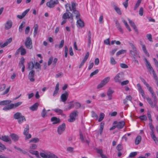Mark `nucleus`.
Listing matches in <instances>:
<instances>
[{"mask_svg": "<svg viewBox=\"0 0 158 158\" xmlns=\"http://www.w3.org/2000/svg\"><path fill=\"white\" fill-rule=\"evenodd\" d=\"M46 114L47 113L46 112V110L45 109H44L42 111L41 113V116L43 118H44L47 116Z\"/></svg>", "mask_w": 158, "mask_h": 158, "instance_id": "nucleus-52", "label": "nucleus"}, {"mask_svg": "<svg viewBox=\"0 0 158 158\" xmlns=\"http://www.w3.org/2000/svg\"><path fill=\"white\" fill-rule=\"evenodd\" d=\"M110 63L112 65H115L116 64L117 62L115 60L114 58L113 57L110 58Z\"/></svg>", "mask_w": 158, "mask_h": 158, "instance_id": "nucleus-56", "label": "nucleus"}, {"mask_svg": "<svg viewBox=\"0 0 158 158\" xmlns=\"http://www.w3.org/2000/svg\"><path fill=\"white\" fill-rule=\"evenodd\" d=\"M25 62V60L24 58L23 57L21 59V60L19 63V64L20 67H21L22 66L24 65V63Z\"/></svg>", "mask_w": 158, "mask_h": 158, "instance_id": "nucleus-49", "label": "nucleus"}, {"mask_svg": "<svg viewBox=\"0 0 158 158\" xmlns=\"http://www.w3.org/2000/svg\"><path fill=\"white\" fill-rule=\"evenodd\" d=\"M124 79V75L123 72H120L118 73L114 78V81L116 83H120L121 81Z\"/></svg>", "mask_w": 158, "mask_h": 158, "instance_id": "nucleus-7", "label": "nucleus"}, {"mask_svg": "<svg viewBox=\"0 0 158 158\" xmlns=\"http://www.w3.org/2000/svg\"><path fill=\"white\" fill-rule=\"evenodd\" d=\"M51 120L53 122L52 124H55L59 123L60 122V120L59 118H57L56 117H53L51 118Z\"/></svg>", "mask_w": 158, "mask_h": 158, "instance_id": "nucleus-22", "label": "nucleus"}, {"mask_svg": "<svg viewBox=\"0 0 158 158\" xmlns=\"http://www.w3.org/2000/svg\"><path fill=\"white\" fill-rule=\"evenodd\" d=\"M139 118L141 120H146L147 119V117L145 115L140 116Z\"/></svg>", "mask_w": 158, "mask_h": 158, "instance_id": "nucleus-61", "label": "nucleus"}, {"mask_svg": "<svg viewBox=\"0 0 158 158\" xmlns=\"http://www.w3.org/2000/svg\"><path fill=\"white\" fill-rule=\"evenodd\" d=\"M25 45L27 48L31 49L32 48V40L29 37H27L25 42Z\"/></svg>", "mask_w": 158, "mask_h": 158, "instance_id": "nucleus-9", "label": "nucleus"}, {"mask_svg": "<svg viewBox=\"0 0 158 158\" xmlns=\"http://www.w3.org/2000/svg\"><path fill=\"white\" fill-rule=\"evenodd\" d=\"M47 158H58V157L54 154L50 153L48 154Z\"/></svg>", "mask_w": 158, "mask_h": 158, "instance_id": "nucleus-46", "label": "nucleus"}, {"mask_svg": "<svg viewBox=\"0 0 158 158\" xmlns=\"http://www.w3.org/2000/svg\"><path fill=\"white\" fill-rule=\"evenodd\" d=\"M110 78L109 77H106L103 80L101 83L98 85L97 88L99 89L103 87L106 85L109 81Z\"/></svg>", "mask_w": 158, "mask_h": 158, "instance_id": "nucleus-10", "label": "nucleus"}, {"mask_svg": "<svg viewBox=\"0 0 158 158\" xmlns=\"http://www.w3.org/2000/svg\"><path fill=\"white\" fill-rule=\"evenodd\" d=\"M12 25V23L11 20H8L6 23L5 28L6 30H8L10 29Z\"/></svg>", "mask_w": 158, "mask_h": 158, "instance_id": "nucleus-19", "label": "nucleus"}, {"mask_svg": "<svg viewBox=\"0 0 158 158\" xmlns=\"http://www.w3.org/2000/svg\"><path fill=\"white\" fill-rule=\"evenodd\" d=\"M34 67V64L33 62L31 61L28 63V68L30 69H32Z\"/></svg>", "mask_w": 158, "mask_h": 158, "instance_id": "nucleus-41", "label": "nucleus"}, {"mask_svg": "<svg viewBox=\"0 0 158 158\" xmlns=\"http://www.w3.org/2000/svg\"><path fill=\"white\" fill-rule=\"evenodd\" d=\"M34 35H36L38 32V26L37 24H35L34 26Z\"/></svg>", "mask_w": 158, "mask_h": 158, "instance_id": "nucleus-43", "label": "nucleus"}, {"mask_svg": "<svg viewBox=\"0 0 158 158\" xmlns=\"http://www.w3.org/2000/svg\"><path fill=\"white\" fill-rule=\"evenodd\" d=\"M59 3L58 0H56L54 1H52L50 0L49 2H48L46 3V5L47 6L50 7V8H52L55 6V5Z\"/></svg>", "mask_w": 158, "mask_h": 158, "instance_id": "nucleus-13", "label": "nucleus"}, {"mask_svg": "<svg viewBox=\"0 0 158 158\" xmlns=\"http://www.w3.org/2000/svg\"><path fill=\"white\" fill-rule=\"evenodd\" d=\"M78 112L76 110H74L70 114V118L68 119V121L69 122H73L76 120V117L77 116Z\"/></svg>", "mask_w": 158, "mask_h": 158, "instance_id": "nucleus-8", "label": "nucleus"}, {"mask_svg": "<svg viewBox=\"0 0 158 158\" xmlns=\"http://www.w3.org/2000/svg\"><path fill=\"white\" fill-rule=\"evenodd\" d=\"M39 141V139L37 138H34L32 139L29 142L30 143H37Z\"/></svg>", "mask_w": 158, "mask_h": 158, "instance_id": "nucleus-51", "label": "nucleus"}, {"mask_svg": "<svg viewBox=\"0 0 158 158\" xmlns=\"http://www.w3.org/2000/svg\"><path fill=\"white\" fill-rule=\"evenodd\" d=\"M29 152L31 154L35 155L38 158H40L39 155V153L38 151H35L31 150H30L29 151Z\"/></svg>", "mask_w": 158, "mask_h": 158, "instance_id": "nucleus-33", "label": "nucleus"}, {"mask_svg": "<svg viewBox=\"0 0 158 158\" xmlns=\"http://www.w3.org/2000/svg\"><path fill=\"white\" fill-rule=\"evenodd\" d=\"M77 22V25L81 27H83L84 26V22L82 21L80 18L78 19Z\"/></svg>", "mask_w": 158, "mask_h": 158, "instance_id": "nucleus-26", "label": "nucleus"}, {"mask_svg": "<svg viewBox=\"0 0 158 158\" xmlns=\"http://www.w3.org/2000/svg\"><path fill=\"white\" fill-rule=\"evenodd\" d=\"M30 10L29 9H28L24 11L22 14L21 15H18L17 17L19 19H22L26 15V14L28 13Z\"/></svg>", "mask_w": 158, "mask_h": 158, "instance_id": "nucleus-21", "label": "nucleus"}, {"mask_svg": "<svg viewBox=\"0 0 158 158\" xmlns=\"http://www.w3.org/2000/svg\"><path fill=\"white\" fill-rule=\"evenodd\" d=\"M141 140V137L140 135L138 136L135 138V143L136 145H138Z\"/></svg>", "mask_w": 158, "mask_h": 158, "instance_id": "nucleus-31", "label": "nucleus"}, {"mask_svg": "<svg viewBox=\"0 0 158 158\" xmlns=\"http://www.w3.org/2000/svg\"><path fill=\"white\" fill-rule=\"evenodd\" d=\"M142 49L145 55L149 57V54L146 49L145 45L144 44H142Z\"/></svg>", "mask_w": 158, "mask_h": 158, "instance_id": "nucleus-27", "label": "nucleus"}, {"mask_svg": "<svg viewBox=\"0 0 158 158\" xmlns=\"http://www.w3.org/2000/svg\"><path fill=\"white\" fill-rule=\"evenodd\" d=\"M73 101H71L69 103V105L68 107L66 109V110H70L71 109L73 108L74 107V104L73 103Z\"/></svg>", "mask_w": 158, "mask_h": 158, "instance_id": "nucleus-35", "label": "nucleus"}, {"mask_svg": "<svg viewBox=\"0 0 158 158\" xmlns=\"http://www.w3.org/2000/svg\"><path fill=\"white\" fill-rule=\"evenodd\" d=\"M53 110L58 114H62L63 113V111L62 110L58 108L54 109Z\"/></svg>", "mask_w": 158, "mask_h": 158, "instance_id": "nucleus-40", "label": "nucleus"}, {"mask_svg": "<svg viewBox=\"0 0 158 158\" xmlns=\"http://www.w3.org/2000/svg\"><path fill=\"white\" fill-rule=\"evenodd\" d=\"M0 139L5 142H9V143H11V139L7 135L2 136L1 137H0Z\"/></svg>", "mask_w": 158, "mask_h": 158, "instance_id": "nucleus-16", "label": "nucleus"}, {"mask_svg": "<svg viewBox=\"0 0 158 158\" xmlns=\"http://www.w3.org/2000/svg\"><path fill=\"white\" fill-rule=\"evenodd\" d=\"M148 125L149 126L151 130V131L150 132V135L152 139L155 141V143L156 144H157L158 141L157 138L156 137L154 133V127L153 125L152 124V122H150L149 123Z\"/></svg>", "mask_w": 158, "mask_h": 158, "instance_id": "nucleus-6", "label": "nucleus"}, {"mask_svg": "<svg viewBox=\"0 0 158 158\" xmlns=\"http://www.w3.org/2000/svg\"><path fill=\"white\" fill-rule=\"evenodd\" d=\"M69 96V94L65 92L61 96V101L63 102H65L67 100Z\"/></svg>", "mask_w": 158, "mask_h": 158, "instance_id": "nucleus-15", "label": "nucleus"}, {"mask_svg": "<svg viewBox=\"0 0 158 158\" xmlns=\"http://www.w3.org/2000/svg\"><path fill=\"white\" fill-rule=\"evenodd\" d=\"M48 154H46L43 152H40V155L43 158H47Z\"/></svg>", "mask_w": 158, "mask_h": 158, "instance_id": "nucleus-63", "label": "nucleus"}, {"mask_svg": "<svg viewBox=\"0 0 158 158\" xmlns=\"http://www.w3.org/2000/svg\"><path fill=\"white\" fill-rule=\"evenodd\" d=\"M89 56V52H87L85 54V56L83 60L86 62Z\"/></svg>", "mask_w": 158, "mask_h": 158, "instance_id": "nucleus-60", "label": "nucleus"}, {"mask_svg": "<svg viewBox=\"0 0 158 158\" xmlns=\"http://www.w3.org/2000/svg\"><path fill=\"white\" fill-rule=\"evenodd\" d=\"M98 70L96 69L93 72H92L90 75V77H92L93 76L96 74L98 72Z\"/></svg>", "mask_w": 158, "mask_h": 158, "instance_id": "nucleus-58", "label": "nucleus"}, {"mask_svg": "<svg viewBox=\"0 0 158 158\" xmlns=\"http://www.w3.org/2000/svg\"><path fill=\"white\" fill-rule=\"evenodd\" d=\"M146 37L151 42H152V35L151 34H148L146 35Z\"/></svg>", "mask_w": 158, "mask_h": 158, "instance_id": "nucleus-53", "label": "nucleus"}, {"mask_svg": "<svg viewBox=\"0 0 158 158\" xmlns=\"http://www.w3.org/2000/svg\"><path fill=\"white\" fill-rule=\"evenodd\" d=\"M146 86L151 94L154 93L152 88L149 85V84L148 85Z\"/></svg>", "mask_w": 158, "mask_h": 158, "instance_id": "nucleus-55", "label": "nucleus"}, {"mask_svg": "<svg viewBox=\"0 0 158 158\" xmlns=\"http://www.w3.org/2000/svg\"><path fill=\"white\" fill-rule=\"evenodd\" d=\"M141 1H139L137 0V1L135 5V6L134 7V10H135L139 6L140 3H141Z\"/></svg>", "mask_w": 158, "mask_h": 158, "instance_id": "nucleus-54", "label": "nucleus"}, {"mask_svg": "<svg viewBox=\"0 0 158 158\" xmlns=\"http://www.w3.org/2000/svg\"><path fill=\"white\" fill-rule=\"evenodd\" d=\"M34 71L33 70H31L30 72L28 74V78L31 81L33 82L35 81V79L34 78Z\"/></svg>", "mask_w": 158, "mask_h": 158, "instance_id": "nucleus-17", "label": "nucleus"}, {"mask_svg": "<svg viewBox=\"0 0 158 158\" xmlns=\"http://www.w3.org/2000/svg\"><path fill=\"white\" fill-rule=\"evenodd\" d=\"M114 8L115 10L116 11L119 15L121 14V12L120 10V9L116 6H114Z\"/></svg>", "mask_w": 158, "mask_h": 158, "instance_id": "nucleus-50", "label": "nucleus"}, {"mask_svg": "<svg viewBox=\"0 0 158 158\" xmlns=\"http://www.w3.org/2000/svg\"><path fill=\"white\" fill-rule=\"evenodd\" d=\"M125 124L124 121H122L118 123V124L116 125L118 129H122Z\"/></svg>", "mask_w": 158, "mask_h": 158, "instance_id": "nucleus-28", "label": "nucleus"}, {"mask_svg": "<svg viewBox=\"0 0 158 158\" xmlns=\"http://www.w3.org/2000/svg\"><path fill=\"white\" fill-rule=\"evenodd\" d=\"M12 41V38H10L9 39H7L6 40L5 42L1 45V48H3L6 46H7L8 44L10 43Z\"/></svg>", "mask_w": 158, "mask_h": 158, "instance_id": "nucleus-25", "label": "nucleus"}, {"mask_svg": "<svg viewBox=\"0 0 158 158\" xmlns=\"http://www.w3.org/2000/svg\"><path fill=\"white\" fill-rule=\"evenodd\" d=\"M114 92V91L112 90L111 88H110L107 93V95H112V94Z\"/></svg>", "mask_w": 158, "mask_h": 158, "instance_id": "nucleus-59", "label": "nucleus"}, {"mask_svg": "<svg viewBox=\"0 0 158 158\" xmlns=\"http://www.w3.org/2000/svg\"><path fill=\"white\" fill-rule=\"evenodd\" d=\"M25 25V22L23 21L21 25H20L19 27V31L21 32L23 30V28L24 27Z\"/></svg>", "mask_w": 158, "mask_h": 158, "instance_id": "nucleus-42", "label": "nucleus"}, {"mask_svg": "<svg viewBox=\"0 0 158 158\" xmlns=\"http://www.w3.org/2000/svg\"><path fill=\"white\" fill-rule=\"evenodd\" d=\"M18 123L20 124L22 123L24 121H26V119L24 116H22V117H20L19 119H18Z\"/></svg>", "mask_w": 158, "mask_h": 158, "instance_id": "nucleus-38", "label": "nucleus"}, {"mask_svg": "<svg viewBox=\"0 0 158 158\" xmlns=\"http://www.w3.org/2000/svg\"><path fill=\"white\" fill-rule=\"evenodd\" d=\"M22 103L21 102H19L15 104H11L9 105L5 106L3 108V110L7 111L11 110L13 108H15L20 106Z\"/></svg>", "mask_w": 158, "mask_h": 158, "instance_id": "nucleus-4", "label": "nucleus"}, {"mask_svg": "<svg viewBox=\"0 0 158 158\" xmlns=\"http://www.w3.org/2000/svg\"><path fill=\"white\" fill-rule=\"evenodd\" d=\"M79 135H80V139L81 140V142L83 143H84L85 142V140L84 139L83 134L81 131H80L79 132Z\"/></svg>", "mask_w": 158, "mask_h": 158, "instance_id": "nucleus-47", "label": "nucleus"}, {"mask_svg": "<svg viewBox=\"0 0 158 158\" xmlns=\"http://www.w3.org/2000/svg\"><path fill=\"white\" fill-rule=\"evenodd\" d=\"M29 127L28 124L26 125V127L25 128L23 134L25 135L26 139H28L31 138V134H29Z\"/></svg>", "mask_w": 158, "mask_h": 158, "instance_id": "nucleus-11", "label": "nucleus"}, {"mask_svg": "<svg viewBox=\"0 0 158 158\" xmlns=\"http://www.w3.org/2000/svg\"><path fill=\"white\" fill-rule=\"evenodd\" d=\"M22 103L21 102H19L15 104H11L9 105L5 106L3 108V110L7 111L11 110L13 108H15L20 106Z\"/></svg>", "mask_w": 158, "mask_h": 158, "instance_id": "nucleus-3", "label": "nucleus"}, {"mask_svg": "<svg viewBox=\"0 0 158 158\" xmlns=\"http://www.w3.org/2000/svg\"><path fill=\"white\" fill-rule=\"evenodd\" d=\"M12 140L15 142L18 141L19 139V137L18 135L15 134H11L10 135Z\"/></svg>", "mask_w": 158, "mask_h": 158, "instance_id": "nucleus-23", "label": "nucleus"}, {"mask_svg": "<svg viewBox=\"0 0 158 158\" xmlns=\"http://www.w3.org/2000/svg\"><path fill=\"white\" fill-rule=\"evenodd\" d=\"M20 52L21 55H24L26 53V49L24 48L23 46H21L20 47Z\"/></svg>", "mask_w": 158, "mask_h": 158, "instance_id": "nucleus-34", "label": "nucleus"}, {"mask_svg": "<svg viewBox=\"0 0 158 158\" xmlns=\"http://www.w3.org/2000/svg\"><path fill=\"white\" fill-rule=\"evenodd\" d=\"M147 68L149 69V72H151V71L152 72V74L153 76V78H154L155 75L156 76H157L156 75V74L154 71V70L153 69L152 67L151 66V64H150V66H147Z\"/></svg>", "mask_w": 158, "mask_h": 158, "instance_id": "nucleus-30", "label": "nucleus"}, {"mask_svg": "<svg viewBox=\"0 0 158 158\" xmlns=\"http://www.w3.org/2000/svg\"><path fill=\"white\" fill-rule=\"evenodd\" d=\"M115 22L116 25V26L117 29L122 34H123V29L122 28L121 26L120 23H119L118 20H115Z\"/></svg>", "mask_w": 158, "mask_h": 158, "instance_id": "nucleus-18", "label": "nucleus"}, {"mask_svg": "<svg viewBox=\"0 0 158 158\" xmlns=\"http://www.w3.org/2000/svg\"><path fill=\"white\" fill-rule=\"evenodd\" d=\"M76 3L73 2H71V7L69 3H67L65 5V7L66 8H69V9L70 11L73 10V13L74 14H76V18L77 19H78L79 18L80 16V14L79 12L76 10Z\"/></svg>", "mask_w": 158, "mask_h": 158, "instance_id": "nucleus-1", "label": "nucleus"}, {"mask_svg": "<svg viewBox=\"0 0 158 158\" xmlns=\"http://www.w3.org/2000/svg\"><path fill=\"white\" fill-rule=\"evenodd\" d=\"M65 124L63 123L62 125H60L57 128V131L59 135L62 134L65 130Z\"/></svg>", "mask_w": 158, "mask_h": 158, "instance_id": "nucleus-12", "label": "nucleus"}, {"mask_svg": "<svg viewBox=\"0 0 158 158\" xmlns=\"http://www.w3.org/2000/svg\"><path fill=\"white\" fill-rule=\"evenodd\" d=\"M22 116L21 113L18 112L14 114V117L15 119H18Z\"/></svg>", "mask_w": 158, "mask_h": 158, "instance_id": "nucleus-36", "label": "nucleus"}, {"mask_svg": "<svg viewBox=\"0 0 158 158\" xmlns=\"http://www.w3.org/2000/svg\"><path fill=\"white\" fill-rule=\"evenodd\" d=\"M137 86L138 88V90L140 93L143 91L140 84H137Z\"/></svg>", "mask_w": 158, "mask_h": 158, "instance_id": "nucleus-62", "label": "nucleus"}, {"mask_svg": "<svg viewBox=\"0 0 158 158\" xmlns=\"http://www.w3.org/2000/svg\"><path fill=\"white\" fill-rule=\"evenodd\" d=\"M6 85L5 84H2L0 85V92L3 91L6 88Z\"/></svg>", "mask_w": 158, "mask_h": 158, "instance_id": "nucleus-57", "label": "nucleus"}, {"mask_svg": "<svg viewBox=\"0 0 158 158\" xmlns=\"http://www.w3.org/2000/svg\"><path fill=\"white\" fill-rule=\"evenodd\" d=\"M151 111L150 110H148L147 111V115L148 118L149 119L150 122H152V116L151 115Z\"/></svg>", "mask_w": 158, "mask_h": 158, "instance_id": "nucleus-45", "label": "nucleus"}, {"mask_svg": "<svg viewBox=\"0 0 158 158\" xmlns=\"http://www.w3.org/2000/svg\"><path fill=\"white\" fill-rule=\"evenodd\" d=\"M131 55V57H133L134 59H135L136 56L140 57V56L137 51V49L130 50L129 51Z\"/></svg>", "mask_w": 158, "mask_h": 158, "instance_id": "nucleus-14", "label": "nucleus"}, {"mask_svg": "<svg viewBox=\"0 0 158 158\" xmlns=\"http://www.w3.org/2000/svg\"><path fill=\"white\" fill-rule=\"evenodd\" d=\"M92 116L93 117H95L96 119H97L98 118V115L94 111H92L91 112Z\"/></svg>", "mask_w": 158, "mask_h": 158, "instance_id": "nucleus-64", "label": "nucleus"}, {"mask_svg": "<svg viewBox=\"0 0 158 158\" xmlns=\"http://www.w3.org/2000/svg\"><path fill=\"white\" fill-rule=\"evenodd\" d=\"M34 67L36 69H39L40 70H41V67L40 64L37 62H35L34 61Z\"/></svg>", "mask_w": 158, "mask_h": 158, "instance_id": "nucleus-39", "label": "nucleus"}, {"mask_svg": "<svg viewBox=\"0 0 158 158\" xmlns=\"http://www.w3.org/2000/svg\"><path fill=\"white\" fill-rule=\"evenodd\" d=\"M39 104L38 103H36L30 107V109L32 111H35L37 110Z\"/></svg>", "mask_w": 158, "mask_h": 158, "instance_id": "nucleus-29", "label": "nucleus"}, {"mask_svg": "<svg viewBox=\"0 0 158 158\" xmlns=\"http://www.w3.org/2000/svg\"><path fill=\"white\" fill-rule=\"evenodd\" d=\"M151 95L152 98L154 99L153 102L149 97H147L146 98V99L151 107H153V106L156 107L158 99L154 93L152 94Z\"/></svg>", "mask_w": 158, "mask_h": 158, "instance_id": "nucleus-2", "label": "nucleus"}, {"mask_svg": "<svg viewBox=\"0 0 158 158\" xmlns=\"http://www.w3.org/2000/svg\"><path fill=\"white\" fill-rule=\"evenodd\" d=\"M105 115L102 113H101L99 115V118L98 119V121L100 122L102 121L104 118Z\"/></svg>", "mask_w": 158, "mask_h": 158, "instance_id": "nucleus-44", "label": "nucleus"}, {"mask_svg": "<svg viewBox=\"0 0 158 158\" xmlns=\"http://www.w3.org/2000/svg\"><path fill=\"white\" fill-rule=\"evenodd\" d=\"M22 103L21 102H19L15 104H11L9 105L5 106L3 108V110L7 111L11 110L13 108H15L20 106Z\"/></svg>", "mask_w": 158, "mask_h": 158, "instance_id": "nucleus-5", "label": "nucleus"}, {"mask_svg": "<svg viewBox=\"0 0 158 158\" xmlns=\"http://www.w3.org/2000/svg\"><path fill=\"white\" fill-rule=\"evenodd\" d=\"M64 40H62L60 42V44L59 45H58L57 44H56L55 45V47L56 48H57L58 47L60 49L62 48L64 45Z\"/></svg>", "mask_w": 158, "mask_h": 158, "instance_id": "nucleus-37", "label": "nucleus"}, {"mask_svg": "<svg viewBox=\"0 0 158 158\" xmlns=\"http://www.w3.org/2000/svg\"><path fill=\"white\" fill-rule=\"evenodd\" d=\"M66 12L63 14L62 16V18L64 19H69V14H71V13L69 11V10L68 8H66Z\"/></svg>", "mask_w": 158, "mask_h": 158, "instance_id": "nucleus-20", "label": "nucleus"}, {"mask_svg": "<svg viewBox=\"0 0 158 158\" xmlns=\"http://www.w3.org/2000/svg\"><path fill=\"white\" fill-rule=\"evenodd\" d=\"M11 101L10 100H3L0 102V105H8L11 103Z\"/></svg>", "mask_w": 158, "mask_h": 158, "instance_id": "nucleus-24", "label": "nucleus"}, {"mask_svg": "<svg viewBox=\"0 0 158 158\" xmlns=\"http://www.w3.org/2000/svg\"><path fill=\"white\" fill-rule=\"evenodd\" d=\"M59 90V84L58 83L56 85V87H55V90L54 91L53 93V96H56Z\"/></svg>", "mask_w": 158, "mask_h": 158, "instance_id": "nucleus-32", "label": "nucleus"}, {"mask_svg": "<svg viewBox=\"0 0 158 158\" xmlns=\"http://www.w3.org/2000/svg\"><path fill=\"white\" fill-rule=\"evenodd\" d=\"M126 52V50H121L118 51L116 53V55L118 56L120 55L124 54Z\"/></svg>", "mask_w": 158, "mask_h": 158, "instance_id": "nucleus-48", "label": "nucleus"}]
</instances>
